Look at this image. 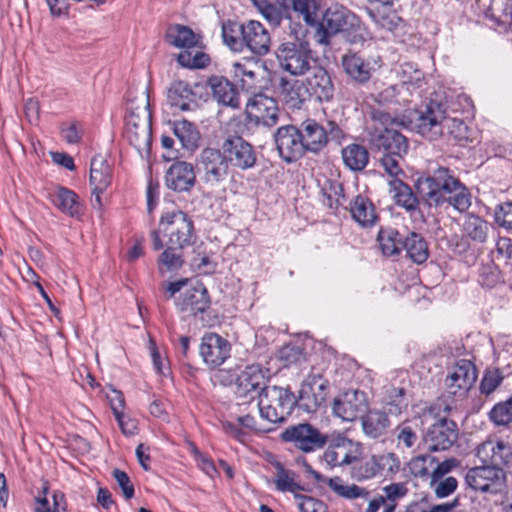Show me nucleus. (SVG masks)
<instances>
[{"label":"nucleus","mask_w":512,"mask_h":512,"mask_svg":"<svg viewBox=\"0 0 512 512\" xmlns=\"http://www.w3.org/2000/svg\"><path fill=\"white\" fill-rule=\"evenodd\" d=\"M324 391L327 388V382L321 376L313 375L308 377L302 384L299 391V401L307 411H315L324 401L325 395L315 393L314 388Z\"/></svg>","instance_id":"obj_31"},{"label":"nucleus","mask_w":512,"mask_h":512,"mask_svg":"<svg viewBox=\"0 0 512 512\" xmlns=\"http://www.w3.org/2000/svg\"><path fill=\"white\" fill-rule=\"evenodd\" d=\"M328 486L338 496L346 499H356L368 495V491L365 488L359 487L355 484L344 485L339 477L330 478L328 480Z\"/></svg>","instance_id":"obj_50"},{"label":"nucleus","mask_w":512,"mask_h":512,"mask_svg":"<svg viewBox=\"0 0 512 512\" xmlns=\"http://www.w3.org/2000/svg\"><path fill=\"white\" fill-rule=\"evenodd\" d=\"M501 282L500 271L497 266L490 262L483 264L479 269V283L483 287L492 288Z\"/></svg>","instance_id":"obj_55"},{"label":"nucleus","mask_w":512,"mask_h":512,"mask_svg":"<svg viewBox=\"0 0 512 512\" xmlns=\"http://www.w3.org/2000/svg\"><path fill=\"white\" fill-rule=\"evenodd\" d=\"M373 118L379 122V125H375L368 131L369 143L378 150H384L399 157L405 155L409 148L408 140L399 131L387 126L394 122L390 115L377 112Z\"/></svg>","instance_id":"obj_7"},{"label":"nucleus","mask_w":512,"mask_h":512,"mask_svg":"<svg viewBox=\"0 0 512 512\" xmlns=\"http://www.w3.org/2000/svg\"><path fill=\"white\" fill-rule=\"evenodd\" d=\"M224 43L234 52L241 53L245 49L257 56L269 53L271 37L264 25L256 20L244 23L227 21L222 25Z\"/></svg>","instance_id":"obj_1"},{"label":"nucleus","mask_w":512,"mask_h":512,"mask_svg":"<svg viewBox=\"0 0 512 512\" xmlns=\"http://www.w3.org/2000/svg\"><path fill=\"white\" fill-rule=\"evenodd\" d=\"M280 95L290 109H300L308 93L303 81L281 77L279 80Z\"/></svg>","instance_id":"obj_32"},{"label":"nucleus","mask_w":512,"mask_h":512,"mask_svg":"<svg viewBox=\"0 0 512 512\" xmlns=\"http://www.w3.org/2000/svg\"><path fill=\"white\" fill-rule=\"evenodd\" d=\"M477 379V370L472 361L458 360L446 377L445 385L454 396L465 395Z\"/></svg>","instance_id":"obj_17"},{"label":"nucleus","mask_w":512,"mask_h":512,"mask_svg":"<svg viewBox=\"0 0 512 512\" xmlns=\"http://www.w3.org/2000/svg\"><path fill=\"white\" fill-rule=\"evenodd\" d=\"M160 232L168 237L167 244L172 245V247L184 249L193 244V221L181 210L163 215L159 222V230L151 232L152 247L156 251L164 247Z\"/></svg>","instance_id":"obj_3"},{"label":"nucleus","mask_w":512,"mask_h":512,"mask_svg":"<svg viewBox=\"0 0 512 512\" xmlns=\"http://www.w3.org/2000/svg\"><path fill=\"white\" fill-rule=\"evenodd\" d=\"M231 344L221 335L208 332L201 338L199 354L204 363L211 369L223 365L231 356Z\"/></svg>","instance_id":"obj_14"},{"label":"nucleus","mask_w":512,"mask_h":512,"mask_svg":"<svg viewBox=\"0 0 512 512\" xmlns=\"http://www.w3.org/2000/svg\"><path fill=\"white\" fill-rule=\"evenodd\" d=\"M168 102L172 107L181 111H188L195 106V94L187 82L174 81L168 90Z\"/></svg>","instance_id":"obj_33"},{"label":"nucleus","mask_w":512,"mask_h":512,"mask_svg":"<svg viewBox=\"0 0 512 512\" xmlns=\"http://www.w3.org/2000/svg\"><path fill=\"white\" fill-rule=\"evenodd\" d=\"M353 219L363 227L374 225L377 215L373 203L363 194H358L350 204Z\"/></svg>","instance_id":"obj_35"},{"label":"nucleus","mask_w":512,"mask_h":512,"mask_svg":"<svg viewBox=\"0 0 512 512\" xmlns=\"http://www.w3.org/2000/svg\"><path fill=\"white\" fill-rule=\"evenodd\" d=\"M457 465L458 461L455 458H449L433 467L431 471V486H434V484H436Z\"/></svg>","instance_id":"obj_60"},{"label":"nucleus","mask_w":512,"mask_h":512,"mask_svg":"<svg viewBox=\"0 0 512 512\" xmlns=\"http://www.w3.org/2000/svg\"><path fill=\"white\" fill-rule=\"evenodd\" d=\"M193 453L201 470L209 477H213L217 472L213 460L206 454L201 453L196 447L193 448Z\"/></svg>","instance_id":"obj_61"},{"label":"nucleus","mask_w":512,"mask_h":512,"mask_svg":"<svg viewBox=\"0 0 512 512\" xmlns=\"http://www.w3.org/2000/svg\"><path fill=\"white\" fill-rule=\"evenodd\" d=\"M403 240L400 233L393 228L381 229L378 234L379 246L385 256L398 255L402 249Z\"/></svg>","instance_id":"obj_46"},{"label":"nucleus","mask_w":512,"mask_h":512,"mask_svg":"<svg viewBox=\"0 0 512 512\" xmlns=\"http://www.w3.org/2000/svg\"><path fill=\"white\" fill-rule=\"evenodd\" d=\"M89 182L92 192H104L112 188V167L104 155L98 154L91 159Z\"/></svg>","instance_id":"obj_25"},{"label":"nucleus","mask_w":512,"mask_h":512,"mask_svg":"<svg viewBox=\"0 0 512 512\" xmlns=\"http://www.w3.org/2000/svg\"><path fill=\"white\" fill-rule=\"evenodd\" d=\"M465 231L472 240L482 243L487 238L488 224L480 217L471 216L465 223Z\"/></svg>","instance_id":"obj_54"},{"label":"nucleus","mask_w":512,"mask_h":512,"mask_svg":"<svg viewBox=\"0 0 512 512\" xmlns=\"http://www.w3.org/2000/svg\"><path fill=\"white\" fill-rule=\"evenodd\" d=\"M416 423L406 420L395 428V438L398 448L412 449L419 441Z\"/></svg>","instance_id":"obj_48"},{"label":"nucleus","mask_w":512,"mask_h":512,"mask_svg":"<svg viewBox=\"0 0 512 512\" xmlns=\"http://www.w3.org/2000/svg\"><path fill=\"white\" fill-rule=\"evenodd\" d=\"M299 130L306 152L319 153L327 146L329 138L337 142L345 138L343 129L330 120L323 125L309 118L300 124Z\"/></svg>","instance_id":"obj_9"},{"label":"nucleus","mask_w":512,"mask_h":512,"mask_svg":"<svg viewBox=\"0 0 512 512\" xmlns=\"http://www.w3.org/2000/svg\"><path fill=\"white\" fill-rule=\"evenodd\" d=\"M165 39L170 45L184 50L196 48L199 43V39L192 29L180 24L169 26Z\"/></svg>","instance_id":"obj_36"},{"label":"nucleus","mask_w":512,"mask_h":512,"mask_svg":"<svg viewBox=\"0 0 512 512\" xmlns=\"http://www.w3.org/2000/svg\"><path fill=\"white\" fill-rule=\"evenodd\" d=\"M275 143L279 155L286 162L296 161L306 152L299 127L285 125L277 129Z\"/></svg>","instance_id":"obj_18"},{"label":"nucleus","mask_w":512,"mask_h":512,"mask_svg":"<svg viewBox=\"0 0 512 512\" xmlns=\"http://www.w3.org/2000/svg\"><path fill=\"white\" fill-rule=\"evenodd\" d=\"M173 131L175 136L181 142L183 148L187 150H194L198 147L200 134L192 122L185 119L175 121L173 124Z\"/></svg>","instance_id":"obj_41"},{"label":"nucleus","mask_w":512,"mask_h":512,"mask_svg":"<svg viewBox=\"0 0 512 512\" xmlns=\"http://www.w3.org/2000/svg\"><path fill=\"white\" fill-rule=\"evenodd\" d=\"M278 358L284 366L300 363L305 360L302 348L296 345H285L278 352Z\"/></svg>","instance_id":"obj_56"},{"label":"nucleus","mask_w":512,"mask_h":512,"mask_svg":"<svg viewBox=\"0 0 512 512\" xmlns=\"http://www.w3.org/2000/svg\"><path fill=\"white\" fill-rule=\"evenodd\" d=\"M211 300L208 290L201 282L187 288L179 298L177 306L183 313L197 316L207 311L210 307Z\"/></svg>","instance_id":"obj_23"},{"label":"nucleus","mask_w":512,"mask_h":512,"mask_svg":"<svg viewBox=\"0 0 512 512\" xmlns=\"http://www.w3.org/2000/svg\"><path fill=\"white\" fill-rule=\"evenodd\" d=\"M503 381L502 372L498 368L488 369L480 383V391L485 395L493 393Z\"/></svg>","instance_id":"obj_57"},{"label":"nucleus","mask_w":512,"mask_h":512,"mask_svg":"<svg viewBox=\"0 0 512 512\" xmlns=\"http://www.w3.org/2000/svg\"><path fill=\"white\" fill-rule=\"evenodd\" d=\"M233 77L241 82L243 90L252 92L256 89V73L249 69L245 63L234 62L232 64Z\"/></svg>","instance_id":"obj_52"},{"label":"nucleus","mask_w":512,"mask_h":512,"mask_svg":"<svg viewBox=\"0 0 512 512\" xmlns=\"http://www.w3.org/2000/svg\"><path fill=\"white\" fill-rule=\"evenodd\" d=\"M417 192H456L466 187L447 168H439L432 175L419 177L416 181Z\"/></svg>","instance_id":"obj_20"},{"label":"nucleus","mask_w":512,"mask_h":512,"mask_svg":"<svg viewBox=\"0 0 512 512\" xmlns=\"http://www.w3.org/2000/svg\"><path fill=\"white\" fill-rule=\"evenodd\" d=\"M311 74L305 80L308 96H314L318 101H330L334 95V85L328 72L320 66L315 65Z\"/></svg>","instance_id":"obj_24"},{"label":"nucleus","mask_w":512,"mask_h":512,"mask_svg":"<svg viewBox=\"0 0 512 512\" xmlns=\"http://www.w3.org/2000/svg\"><path fill=\"white\" fill-rule=\"evenodd\" d=\"M181 250L178 247H172V245L167 244L166 249L158 258L159 266H164L168 271L179 269L183 264Z\"/></svg>","instance_id":"obj_53"},{"label":"nucleus","mask_w":512,"mask_h":512,"mask_svg":"<svg viewBox=\"0 0 512 512\" xmlns=\"http://www.w3.org/2000/svg\"><path fill=\"white\" fill-rule=\"evenodd\" d=\"M297 402L289 387L270 386L260 394L258 407L263 419L277 424L287 420Z\"/></svg>","instance_id":"obj_6"},{"label":"nucleus","mask_w":512,"mask_h":512,"mask_svg":"<svg viewBox=\"0 0 512 512\" xmlns=\"http://www.w3.org/2000/svg\"><path fill=\"white\" fill-rule=\"evenodd\" d=\"M292 11L298 19H301L306 26L314 28L315 31L320 23V4L317 0H289Z\"/></svg>","instance_id":"obj_37"},{"label":"nucleus","mask_w":512,"mask_h":512,"mask_svg":"<svg viewBox=\"0 0 512 512\" xmlns=\"http://www.w3.org/2000/svg\"><path fill=\"white\" fill-rule=\"evenodd\" d=\"M246 117L249 123L273 127L278 122L277 102L264 94H256L246 104Z\"/></svg>","instance_id":"obj_15"},{"label":"nucleus","mask_w":512,"mask_h":512,"mask_svg":"<svg viewBox=\"0 0 512 512\" xmlns=\"http://www.w3.org/2000/svg\"><path fill=\"white\" fill-rule=\"evenodd\" d=\"M274 468L276 470L274 483L278 491L291 492L296 495L298 491L303 490V487L296 481L298 477L296 472L286 469L280 462H276Z\"/></svg>","instance_id":"obj_42"},{"label":"nucleus","mask_w":512,"mask_h":512,"mask_svg":"<svg viewBox=\"0 0 512 512\" xmlns=\"http://www.w3.org/2000/svg\"><path fill=\"white\" fill-rule=\"evenodd\" d=\"M497 223L504 227H512V203H504L495 213Z\"/></svg>","instance_id":"obj_64"},{"label":"nucleus","mask_w":512,"mask_h":512,"mask_svg":"<svg viewBox=\"0 0 512 512\" xmlns=\"http://www.w3.org/2000/svg\"><path fill=\"white\" fill-rule=\"evenodd\" d=\"M449 115L442 104L431 101L419 112L416 129L424 138L434 141L445 135Z\"/></svg>","instance_id":"obj_11"},{"label":"nucleus","mask_w":512,"mask_h":512,"mask_svg":"<svg viewBox=\"0 0 512 512\" xmlns=\"http://www.w3.org/2000/svg\"><path fill=\"white\" fill-rule=\"evenodd\" d=\"M269 370L263 368L259 364L248 365L240 372L236 379V393L240 397H249L253 399L255 396L260 398V394L268 388Z\"/></svg>","instance_id":"obj_13"},{"label":"nucleus","mask_w":512,"mask_h":512,"mask_svg":"<svg viewBox=\"0 0 512 512\" xmlns=\"http://www.w3.org/2000/svg\"><path fill=\"white\" fill-rule=\"evenodd\" d=\"M450 407L444 400H437L431 404L426 414L438 420L432 424L425 436L424 442L427 449L432 452L444 451L449 449L458 438L457 424L453 420L447 419Z\"/></svg>","instance_id":"obj_4"},{"label":"nucleus","mask_w":512,"mask_h":512,"mask_svg":"<svg viewBox=\"0 0 512 512\" xmlns=\"http://www.w3.org/2000/svg\"><path fill=\"white\" fill-rule=\"evenodd\" d=\"M510 448L503 440L488 439L477 447L476 456L484 464L502 468Z\"/></svg>","instance_id":"obj_28"},{"label":"nucleus","mask_w":512,"mask_h":512,"mask_svg":"<svg viewBox=\"0 0 512 512\" xmlns=\"http://www.w3.org/2000/svg\"><path fill=\"white\" fill-rule=\"evenodd\" d=\"M149 107V96L146 90H141L135 98L128 99L124 136L142 158L149 156L152 143Z\"/></svg>","instance_id":"obj_2"},{"label":"nucleus","mask_w":512,"mask_h":512,"mask_svg":"<svg viewBox=\"0 0 512 512\" xmlns=\"http://www.w3.org/2000/svg\"><path fill=\"white\" fill-rule=\"evenodd\" d=\"M402 247L406 250L407 256L417 264L426 262L429 257L427 242L418 233H409L404 238Z\"/></svg>","instance_id":"obj_38"},{"label":"nucleus","mask_w":512,"mask_h":512,"mask_svg":"<svg viewBox=\"0 0 512 512\" xmlns=\"http://www.w3.org/2000/svg\"><path fill=\"white\" fill-rule=\"evenodd\" d=\"M391 425L390 419L384 411L372 409L367 410L361 416L362 431L370 439L383 437Z\"/></svg>","instance_id":"obj_30"},{"label":"nucleus","mask_w":512,"mask_h":512,"mask_svg":"<svg viewBox=\"0 0 512 512\" xmlns=\"http://www.w3.org/2000/svg\"><path fill=\"white\" fill-rule=\"evenodd\" d=\"M208 86L213 98L220 104L232 108H238L240 98L236 87L222 76H211L208 79Z\"/></svg>","instance_id":"obj_29"},{"label":"nucleus","mask_w":512,"mask_h":512,"mask_svg":"<svg viewBox=\"0 0 512 512\" xmlns=\"http://www.w3.org/2000/svg\"><path fill=\"white\" fill-rule=\"evenodd\" d=\"M252 1L264 19L275 27L279 26L288 14L289 7L285 4V0H282L278 4L271 3L268 0Z\"/></svg>","instance_id":"obj_39"},{"label":"nucleus","mask_w":512,"mask_h":512,"mask_svg":"<svg viewBox=\"0 0 512 512\" xmlns=\"http://www.w3.org/2000/svg\"><path fill=\"white\" fill-rule=\"evenodd\" d=\"M350 466V476L355 481L362 482L377 477L374 454L361 458L355 456Z\"/></svg>","instance_id":"obj_43"},{"label":"nucleus","mask_w":512,"mask_h":512,"mask_svg":"<svg viewBox=\"0 0 512 512\" xmlns=\"http://www.w3.org/2000/svg\"><path fill=\"white\" fill-rule=\"evenodd\" d=\"M199 165L204 171L203 179L211 186L221 182L228 172L225 155L214 148H205L201 151Z\"/></svg>","instance_id":"obj_22"},{"label":"nucleus","mask_w":512,"mask_h":512,"mask_svg":"<svg viewBox=\"0 0 512 512\" xmlns=\"http://www.w3.org/2000/svg\"><path fill=\"white\" fill-rule=\"evenodd\" d=\"M177 61L183 67L204 68L209 64L210 58L204 52L192 48L180 52Z\"/></svg>","instance_id":"obj_51"},{"label":"nucleus","mask_w":512,"mask_h":512,"mask_svg":"<svg viewBox=\"0 0 512 512\" xmlns=\"http://www.w3.org/2000/svg\"><path fill=\"white\" fill-rule=\"evenodd\" d=\"M227 162L241 169L252 168L256 163L253 147L242 137H228L222 144Z\"/></svg>","instance_id":"obj_21"},{"label":"nucleus","mask_w":512,"mask_h":512,"mask_svg":"<svg viewBox=\"0 0 512 512\" xmlns=\"http://www.w3.org/2000/svg\"><path fill=\"white\" fill-rule=\"evenodd\" d=\"M281 439L305 454L323 449L328 443V435L308 422L288 426Z\"/></svg>","instance_id":"obj_10"},{"label":"nucleus","mask_w":512,"mask_h":512,"mask_svg":"<svg viewBox=\"0 0 512 512\" xmlns=\"http://www.w3.org/2000/svg\"><path fill=\"white\" fill-rule=\"evenodd\" d=\"M368 409L367 396L363 391L348 390L335 398L334 414L344 421H353Z\"/></svg>","instance_id":"obj_19"},{"label":"nucleus","mask_w":512,"mask_h":512,"mask_svg":"<svg viewBox=\"0 0 512 512\" xmlns=\"http://www.w3.org/2000/svg\"><path fill=\"white\" fill-rule=\"evenodd\" d=\"M112 476L121 488L124 497L129 500L134 496L135 490L128 474L123 470L115 468L112 471Z\"/></svg>","instance_id":"obj_58"},{"label":"nucleus","mask_w":512,"mask_h":512,"mask_svg":"<svg viewBox=\"0 0 512 512\" xmlns=\"http://www.w3.org/2000/svg\"><path fill=\"white\" fill-rule=\"evenodd\" d=\"M456 141L460 146H466L474 141L473 133L463 120L449 116L445 126V135Z\"/></svg>","instance_id":"obj_45"},{"label":"nucleus","mask_w":512,"mask_h":512,"mask_svg":"<svg viewBox=\"0 0 512 512\" xmlns=\"http://www.w3.org/2000/svg\"><path fill=\"white\" fill-rule=\"evenodd\" d=\"M193 166L184 161L175 162L167 171L166 183L176 192H188L195 183Z\"/></svg>","instance_id":"obj_26"},{"label":"nucleus","mask_w":512,"mask_h":512,"mask_svg":"<svg viewBox=\"0 0 512 512\" xmlns=\"http://www.w3.org/2000/svg\"><path fill=\"white\" fill-rule=\"evenodd\" d=\"M393 154H385L380 162L388 175V184L391 192H412L410 187L404 182L405 173L401 169L399 162Z\"/></svg>","instance_id":"obj_34"},{"label":"nucleus","mask_w":512,"mask_h":512,"mask_svg":"<svg viewBox=\"0 0 512 512\" xmlns=\"http://www.w3.org/2000/svg\"><path fill=\"white\" fill-rule=\"evenodd\" d=\"M376 475L393 478L401 468V461L394 452L374 454Z\"/></svg>","instance_id":"obj_47"},{"label":"nucleus","mask_w":512,"mask_h":512,"mask_svg":"<svg viewBox=\"0 0 512 512\" xmlns=\"http://www.w3.org/2000/svg\"><path fill=\"white\" fill-rule=\"evenodd\" d=\"M296 498L300 499L298 504L300 512H327V505L321 500L299 494H296Z\"/></svg>","instance_id":"obj_59"},{"label":"nucleus","mask_w":512,"mask_h":512,"mask_svg":"<svg viewBox=\"0 0 512 512\" xmlns=\"http://www.w3.org/2000/svg\"><path fill=\"white\" fill-rule=\"evenodd\" d=\"M360 454L361 445L359 443L341 436L329 443L321 456V462L330 468L350 466L353 460H355V456H360Z\"/></svg>","instance_id":"obj_16"},{"label":"nucleus","mask_w":512,"mask_h":512,"mask_svg":"<svg viewBox=\"0 0 512 512\" xmlns=\"http://www.w3.org/2000/svg\"><path fill=\"white\" fill-rule=\"evenodd\" d=\"M375 66H379L377 60L371 63L370 60L357 53L346 54L342 57L344 71L352 80L358 83L367 82L371 78Z\"/></svg>","instance_id":"obj_27"},{"label":"nucleus","mask_w":512,"mask_h":512,"mask_svg":"<svg viewBox=\"0 0 512 512\" xmlns=\"http://www.w3.org/2000/svg\"><path fill=\"white\" fill-rule=\"evenodd\" d=\"M467 485L481 492L496 494L505 484V474L502 468L484 464L467 471L465 476Z\"/></svg>","instance_id":"obj_12"},{"label":"nucleus","mask_w":512,"mask_h":512,"mask_svg":"<svg viewBox=\"0 0 512 512\" xmlns=\"http://www.w3.org/2000/svg\"><path fill=\"white\" fill-rule=\"evenodd\" d=\"M275 55L280 68L292 76L309 73L317 63L309 44L303 42L281 43Z\"/></svg>","instance_id":"obj_8"},{"label":"nucleus","mask_w":512,"mask_h":512,"mask_svg":"<svg viewBox=\"0 0 512 512\" xmlns=\"http://www.w3.org/2000/svg\"><path fill=\"white\" fill-rule=\"evenodd\" d=\"M342 160L346 167L352 171L363 170L369 161L367 149L360 144H349L342 149Z\"/></svg>","instance_id":"obj_40"},{"label":"nucleus","mask_w":512,"mask_h":512,"mask_svg":"<svg viewBox=\"0 0 512 512\" xmlns=\"http://www.w3.org/2000/svg\"><path fill=\"white\" fill-rule=\"evenodd\" d=\"M396 205L404 208L408 212H415L419 207L417 194H394Z\"/></svg>","instance_id":"obj_62"},{"label":"nucleus","mask_w":512,"mask_h":512,"mask_svg":"<svg viewBox=\"0 0 512 512\" xmlns=\"http://www.w3.org/2000/svg\"><path fill=\"white\" fill-rule=\"evenodd\" d=\"M435 485L434 491L436 496L443 498L449 496L456 490L458 482L456 478L449 476L442 481H438Z\"/></svg>","instance_id":"obj_63"},{"label":"nucleus","mask_w":512,"mask_h":512,"mask_svg":"<svg viewBox=\"0 0 512 512\" xmlns=\"http://www.w3.org/2000/svg\"><path fill=\"white\" fill-rule=\"evenodd\" d=\"M437 463V458L431 454H420L414 456L407 463L409 472L420 479H431V471Z\"/></svg>","instance_id":"obj_49"},{"label":"nucleus","mask_w":512,"mask_h":512,"mask_svg":"<svg viewBox=\"0 0 512 512\" xmlns=\"http://www.w3.org/2000/svg\"><path fill=\"white\" fill-rule=\"evenodd\" d=\"M47 197L56 208L72 217L79 216L83 211L78 194H47Z\"/></svg>","instance_id":"obj_44"},{"label":"nucleus","mask_w":512,"mask_h":512,"mask_svg":"<svg viewBox=\"0 0 512 512\" xmlns=\"http://www.w3.org/2000/svg\"><path fill=\"white\" fill-rule=\"evenodd\" d=\"M364 26L353 12L341 5L329 7L320 19L315 39L319 44L328 45L332 36L340 32H357L362 36Z\"/></svg>","instance_id":"obj_5"}]
</instances>
